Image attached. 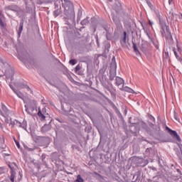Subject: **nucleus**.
Wrapping results in <instances>:
<instances>
[{"instance_id":"obj_28","label":"nucleus","mask_w":182,"mask_h":182,"mask_svg":"<svg viewBox=\"0 0 182 182\" xmlns=\"http://www.w3.org/2000/svg\"><path fill=\"white\" fill-rule=\"evenodd\" d=\"M0 114L1 115V116H4V112H2V111L0 109Z\"/></svg>"},{"instance_id":"obj_24","label":"nucleus","mask_w":182,"mask_h":182,"mask_svg":"<svg viewBox=\"0 0 182 182\" xmlns=\"http://www.w3.org/2000/svg\"><path fill=\"white\" fill-rule=\"evenodd\" d=\"M16 146L18 147V149L21 148V144H19V142L16 141Z\"/></svg>"},{"instance_id":"obj_33","label":"nucleus","mask_w":182,"mask_h":182,"mask_svg":"<svg viewBox=\"0 0 182 182\" xmlns=\"http://www.w3.org/2000/svg\"><path fill=\"white\" fill-rule=\"evenodd\" d=\"M11 87V90H13L14 91L15 90H14L13 87Z\"/></svg>"},{"instance_id":"obj_37","label":"nucleus","mask_w":182,"mask_h":182,"mask_svg":"<svg viewBox=\"0 0 182 182\" xmlns=\"http://www.w3.org/2000/svg\"><path fill=\"white\" fill-rule=\"evenodd\" d=\"M1 76H4V75H0V77H1Z\"/></svg>"},{"instance_id":"obj_38","label":"nucleus","mask_w":182,"mask_h":182,"mask_svg":"<svg viewBox=\"0 0 182 182\" xmlns=\"http://www.w3.org/2000/svg\"><path fill=\"white\" fill-rule=\"evenodd\" d=\"M17 52H19V50L17 49Z\"/></svg>"},{"instance_id":"obj_34","label":"nucleus","mask_w":182,"mask_h":182,"mask_svg":"<svg viewBox=\"0 0 182 182\" xmlns=\"http://www.w3.org/2000/svg\"><path fill=\"white\" fill-rule=\"evenodd\" d=\"M11 87V90H13L14 91L15 90H14L13 87Z\"/></svg>"},{"instance_id":"obj_26","label":"nucleus","mask_w":182,"mask_h":182,"mask_svg":"<svg viewBox=\"0 0 182 182\" xmlns=\"http://www.w3.org/2000/svg\"><path fill=\"white\" fill-rule=\"evenodd\" d=\"M178 18H179V19L182 20V14H180V15H178Z\"/></svg>"},{"instance_id":"obj_19","label":"nucleus","mask_w":182,"mask_h":182,"mask_svg":"<svg viewBox=\"0 0 182 182\" xmlns=\"http://www.w3.org/2000/svg\"><path fill=\"white\" fill-rule=\"evenodd\" d=\"M69 63L70 65H76V63H77V61L75 59H72L69 61Z\"/></svg>"},{"instance_id":"obj_14","label":"nucleus","mask_w":182,"mask_h":182,"mask_svg":"<svg viewBox=\"0 0 182 182\" xmlns=\"http://www.w3.org/2000/svg\"><path fill=\"white\" fill-rule=\"evenodd\" d=\"M75 182H85V180L83 179V178H82V176L77 175V179L75 181Z\"/></svg>"},{"instance_id":"obj_11","label":"nucleus","mask_w":182,"mask_h":182,"mask_svg":"<svg viewBox=\"0 0 182 182\" xmlns=\"http://www.w3.org/2000/svg\"><path fill=\"white\" fill-rule=\"evenodd\" d=\"M127 33H126V31H124V37L120 41L121 45H123V44L126 43V36H127Z\"/></svg>"},{"instance_id":"obj_8","label":"nucleus","mask_w":182,"mask_h":182,"mask_svg":"<svg viewBox=\"0 0 182 182\" xmlns=\"http://www.w3.org/2000/svg\"><path fill=\"white\" fill-rule=\"evenodd\" d=\"M16 124H18V126H21V122H19L18 120H11L10 121V126L11 127H15Z\"/></svg>"},{"instance_id":"obj_5","label":"nucleus","mask_w":182,"mask_h":182,"mask_svg":"<svg viewBox=\"0 0 182 182\" xmlns=\"http://www.w3.org/2000/svg\"><path fill=\"white\" fill-rule=\"evenodd\" d=\"M115 83L117 86H118V87H119V86H122V85L124 86V80H123L120 77H116Z\"/></svg>"},{"instance_id":"obj_15","label":"nucleus","mask_w":182,"mask_h":182,"mask_svg":"<svg viewBox=\"0 0 182 182\" xmlns=\"http://www.w3.org/2000/svg\"><path fill=\"white\" fill-rule=\"evenodd\" d=\"M14 93H16V95L18 96V97H19L20 99H22V97H23V94H22V92H21V91H16L14 90Z\"/></svg>"},{"instance_id":"obj_3","label":"nucleus","mask_w":182,"mask_h":182,"mask_svg":"<svg viewBox=\"0 0 182 182\" xmlns=\"http://www.w3.org/2000/svg\"><path fill=\"white\" fill-rule=\"evenodd\" d=\"M46 114H48V113L46 112V108H43L42 109H41V108H38V116L40 118V120H45V119H46Z\"/></svg>"},{"instance_id":"obj_4","label":"nucleus","mask_w":182,"mask_h":182,"mask_svg":"<svg viewBox=\"0 0 182 182\" xmlns=\"http://www.w3.org/2000/svg\"><path fill=\"white\" fill-rule=\"evenodd\" d=\"M166 130L168 131V133L173 137V139H176L178 141L181 140L180 136L177 134V132L173 131L171 129L168 128V127H166Z\"/></svg>"},{"instance_id":"obj_39","label":"nucleus","mask_w":182,"mask_h":182,"mask_svg":"<svg viewBox=\"0 0 182 182\" xmlns=\"http://www.w3.org/2000/svg\"><path fill=\"white\" fill-rule=\"evenodd\" d=\"M66 8H68V7H65V9H66Z\"/></svg>"},{"instance_id":"obj_22","label":"nucleus","mask_w":182,"mask_h":182,"mask_svg":"<svg viewBox=\"0 0 182 182\" xmlns=\"http://www.w3.org/2000/svg\"><path fill=\"white\" fill-rule=\"evenodd\" d=\"M75 70L77 72L78 70H80V65H77L76 67H75Z\"/></svg>"},{"instance_id":"obj_21","label":"nucleus","mask_w":182,"mask_h":182,"mask_svg":"<svg viewBox=\"0 0 182 182\" xmlns=\"http://www.w3.org/2000/svg\"><path fill=\"white\" fill-rule=\"evenodd\" d=\"M54 16H59V10H55L54 11Z\"/></svg>"},{"instance_id":"obj_29","label":"nucleus","mask_w":182,"mask_h":182,"mask_svg":"<svg viewBox=\"0 0 182 182\" xmlns=\"http://www.w3.org/2000/svg\"><path fill=\"white\" fill-rule=\"evenodd\" d=\"M85 22H86V20H83L81 23H85Z\"/></svg>"},{"instance_id":"obj_7","label":"nucleus","mask_w":182,"mask_h":182,"mask_svg":"<svg viewBox=\"0 0 182 182\" xmlns=\"http://www.w3.org/2000/svg\"><path fill=\"white\" fill-rule=\"evenodd\" d=\"M121 90H124V92H128L129 93H134V90H133V89L126 86L124 87L122 86L121 88H120Z\"/></svg>"},{"instance_id":"obj_25","label":"nucleus","mask_w":182,"mask_h":182,"mask_svg":"<svg viewBox=\"0 0 182 182\" xmlns=\"http://www.w3.org/2000/svg\"><path fill=\"white\" fill-rule=\"evenodd\" d=\"M168 4L169 5H171V4H173V0H168Z\"/></svg>"},{"instance_id":"obj_2","label":"nucleus","mask_w":182,"mask_h":182,"mask_svg":"<svg viewBox=\"0 0 182 182\" xmlns=\"http://www.w3.org/2000/svg\"><path fill=\"white\" fill-rule=\"evenodd\" d=\"M160 26H161V33L162 35V36H166L167 38H172L173 36H171V32L170 31V27H168V26H167V24L166 23V21L164 20H160Z\"/></svg>"},{"instance_id":"obj_13","label":"nucleus","mask_w":182,"mask_h":182,"mask_svg":"<svg viewBox=\"0 0 182 182\" xmlns=\"http://www.w3.org/2000/svg\"><path fill=\"white\" fill-rule=\"evenodd\" d=\"M173 53L178 60H181V58L180 57V55H178V53L176 50V48H173Z\"/></svg>"},{"instance_id":"obj_12","label":"nucleus","mask_w":182,"mask_h":182,"mask_svg":"<svg viewBox=\"0 0 182 182\" xmlns=\"http://www.w3.org/2000/svg\"><path fill=\"white\" fill-rule=\"evenodd\" d=\"M22 31H23V22L20 23V27L18 28V32L19 36H21V33H22Z\"/></svg>"},{"instance_id":"obj_6","label":"nucleus","mask_w":182,"mask_h":182,"mask_svg":"<svg viewBox=\"0 0 182 182\" xmlns=\"http://www.w3.org/2000/svg\"><path fill=\"white\" fill-rule=\"evenodd\" d=\"M114 70H110L109 73V79L111 80H114V78L116 77V64H113Z\"/></svg>"},{"instance_id":"obj_20","label":"nucleus","mask_w":182,"mask_h":182,"mask_svg":"<svg viewBox=\"0 0 182 182\" xmlns=\"http://www.w3.org/2000/svg\"><path fill=\"white\" fill-rule=\"evenodd\" d=\"M149 127H151V129H153L154 130H156V124H154L151 122L149 123Z\"/></svg>"},{"instance_id":"obj_9","label":"nucleus","mask_w":182,"mask_h":182,"mask_svg":"<svg viewBox=\"0 0 182 182\" xmlns=\"http://www.w3.org/2000/svg\"><path fill=\"white\" fill-rule=\"evenodd\" d=\"M133 48L136 55H140V51L139 50V48H137V45H136V43H133Z\"/></svg>"},{"instance_id":"obj_18","label":"nucleus","mask_w":182,"mask_h":182,"mask_svg":"<svg viewBox=\"0 0 182 182\" xmlns=\"http://www.w3.org/2000/svg\"><path fill=\"white\" fill-rule=\"evenodd\" d=\"M10 180L11 182H15V173L12 172L10 176Z\"/></svg>"},{"instance_id":"obj_32","label":"nucleus","mask_w":182,"mask_h":182,"mask_svg":"<svg viewBox=\"0 0 182 182\" xmlns=\"http://www.w3.org/2000/svg\"><path fill=\"white\" fill-rule=\"evenodd\" d=\"M149 24L151 26L153 25V23H151V21H149Z\"/></svg>"},{"instance_id":"obj_36","label":"nucleus","mask_w":182,"mask_h":182,"mask_svg":"<svg viewBox=\"0 0 182 182\" xmlns=\"http://www.w3.org/2000/svg\"><path fill=\"white\" fill-rule=\"evenodd\" d=\"M11 87V90H13L14 91L15 90H14L13 87Z\"/></svg>"},{"instance_id":"obj_16","label":"nucleus","mask_w":182,"mask_h":182,"mask_svg":"<svg viewBox=\"0 0 182 182\" xmlns=\"http://www.w3.org/2000/svg\"><path fill=\"white\" fill-rule=\"evenodd\" d=\"M146 4L148 5V6H149L150 9H154V6H153V4H151V1H150V0H146Z\"/></svg>"},{"instance_id":"obj_17","label":"nucleus","mask_w":182,"mask_h":182,"mask_svg":"<svg viewBox=\"0 0 182 182\" xmlns=\"http://www.w3.org/2000/svg\"><path fill=\"white\" fill-rule=\"evenodd\" d=\"M1 109L3 110V112L4 113H8V112H9L8 108L3 103H1Z\"/></svg>"},{"instance_id":"obj_27","label":"nucleus","mask_w":182,"mask_h":182,"mask_svg":"<svg viewBox=\"0 0 182 182\" xmlns=\"http://www.w3.org/2000/svg\"><path fill=\"white\" fill-rule=\"evenodd\" d=\"M5 122L7 123V124L9 123V119H5Z\"/></svg>"},{"instance_id":"obj_31","label":"nucleus","mask_w":182,"mask_h":182,"mask_svg":"<svg viewBox=\"0 0 182 182\" xmlns=\"http://www.w3.org/2000/svg\"><path fill=\"white\" fill-rule=\"evenodd\" d=\"M26 112H29V107L26 109Z\"/></svg>"},{"instance_id":"obj_35","label":"nucleus","mask_w":182,"mask_h":182,"mask_svg":"<svg viewBox=\"0 0 182 182\" xmlns=\"http://www.w3.org/2000/svg\"><path fill=\"white\" fill-rule=\"evenodd\" d=\"M11 87V90H13L14 91L15 90H14L13 87Z\"/></svg>"},{"instance_id":"obj_23","label":"nucleus","mask_w":182,"mask_h":182,"mask_svg":"<svg viewBox=\"0 0 182 182\" xmlns=\"http://www.w3.org/2000/svg\"><path fill=\"white\" fill-rule=\"evenodd\" d=\"M174 119H176V121H178V117L177 116V113H174Z\"/></svg>"},{"instance_id":"obj_30","label":"nucleus","mask_w":182,"mask_h":182,"mask_svg":"<svg viewBox=\"0 0 182 182\" xmlns=\"http://www.w3.org/2000/svg\"><path fill=\"white\" fill-rule=\"evenodd\" d=\"M27 90H31V88L29 87H26Z\"/></svg>"},{"instance_id":"obj_1","label":"nucleus","mask_w":182,"mask_h":182,"mask_svg":"<svg viewBox=\"0 0 182 182\" xmlns=\"http://www.w3.org/2000/svg\"><path fill=\"white\" fill-rule=\"evenodd\" d=\"M0 70L4 73L6 79H14V75H15V71L11 68V65L6 62H4V60L0 58Z\"/></svg>"},{"instance_id":"obj_10","label":"nucleus","mask_w":182,"mask_h":182,"mask_svg":"<svg viewBox=\"0 0 182 182\" xmlns=\"http://www.w3.org/2000/svg\"><path fill=\"white\" fill-rule=\"evenodd\" d=\"M1 16H3L2 11L0 10V25L1 26H2V28H5L6 25L5 24V23H4V21H2V19L1 18Z\"/></svg>"}]
</instances>
